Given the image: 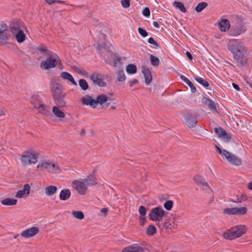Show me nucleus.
<instances>
[{"label":"nucleus","mask_w":252,"mask_h":252,"mask_svg":"<svg viewBox=\"0 0 252 252\" xmlns=\"http://www.w3.org/2000/svg\"><path fill=\"white\" fill-rule=\"evenodd\" d=\"M142 71L144 76L145 83L148 85H149L152 80V76L150 70L146 66H143Z\"/></svg>","instance_id":"a211bd4d"},{"label":"nucleus","mask_w":252,"mask_h":252,"mask_svg":"<svg viewBox=\"0 0 252 252\" xmlns=\"http://www.w3.org/2000/svg\"><path fill=\"white\" fill-rule=\"evenodd\" d=\"M247 208L245 207H235V215L241 216L247 214Z\"/></svg>","instance_id":"7c9ffc66"},{"label":"nucleus","mask_w":252,"mask_h":252,"mask_svg":"<svg viewBox=\"0 0 252 252\" xmlns=\"http://www.w3.org/2000/svg\"><path fill=\"white\" fill-rule=\"evenodd\" d=\"M45 1L49 4H52L55 2L56 0H45Z\"/></svg>","instance_id":"69168bd1"},{"label":"nucleus","mask_w":252,"mask_h":252,"mask_svg":"<svg viewBox=\"0 0 252 252\" xmlns=\"http://www.w3.org/2000/svg\"><path fill=\"white\" fill-rule=\"evenodd\" d=\"M145 222H146L145 217H143V218L140 217V221H139L140 224L141 225H143L145 224Z\"/></svg>","instance_id":"bf43d9fd"},{"label":"nucleus","mask_w":252,"mask_h":252,"mask_svg":"<svg viewBox=\"0 0 252 252\" xmlns=\"http://www.w3.org/2000/svg\"><path fill=\"white\" fill-rule=\"evenodd\" d=\"M60 63V59L57 54L52 52H48V57L46 60L40 63V67L43 70H48L54 68Z\"/></svg>","instance_id":"20e7f679"},{"label":"nucleus","mask_w":252,"mask_h":252,"mask_svg":"<svg viewBox=\"0 0 252 252\" xmlns=\"http://www.w3.org/2000/svg\"><path fill=\"white\" fill-rule=\"evenodd\" d=\"M90 79L94 84L99 86L103 87L105 86V83L102 80L100 74L94 73L91 76Z\"/></svg>","instance_id":"6ab92c4d"},{"label":"nucleus","mask_w":252,"mask_h":252,"mask_svg":"<svg viewBox=\"0 0 252 252\" xmlns=\"http://www.w3.org/2000/svg\"><path fill=\"white\" fill-rule=\"evenodd\" d=\"M216 148L217 152L222 156L223 158L226 159L229 163L235 165L241 164L242 161L241 159L236 155L225 150H221L217 146H216Z\"/></svg>","instance_id":"6e6552de"},{"label":"nucleus","mask_w":252,"mask_h":252,"mask_svg":"<svg viewBox=\"0 0 252 252\" xmlns=\"http://www.w3.org/2000/svg\"><path fill=\"white\" fill-rule=\"evenodd\" d=\"M39 154L36 152L25 151L22 156L21 161L23 166H28L35 164L38 161Z\"/></svg>","instance_id":"0eeeda50"},{"label":"nucleus","mask_w":252,"mask_h":252,"mask_svg":"<svg viewBox=\"0 0 252 252\" xmlns=\"http://www.w3.org/2000/svg\"><path fill=\"white\" fill-rule=\"evenodd\" d=\"M31 102L38 113L47 116L50 114V107L44 105L39 94H33L31 99Z\"/></svg>","instance_id":"7ed1b4c3"},{"label":"nucleus","mask_w":252,"mask_h":252,"mask_svg":"<svg viewBox=\"0 0 252 252\" xmlns=\"http://www.w3.org/2000/svg\"><path fill=\"white\" fill-rule=\"evenodd\" d=\"M220 29L222 32H225L230 28L229 22L227 19H222L219 23Z\"/></svg>","instance_id":"b1692460"},{"label":"nucleus","mask_w":252,"mask_h":252,"mask_svg":"<svg viewBox=\"0 0 252 252\" xmlns=\"http://www.w3.org/2000/svg\"><path fill=\"white\" fill-rule=\"evenodd\" d=\"M248 187L249 189L252 190V181L249 183Z\"/></svg>","instance_id":"774afa93"},{"label":"nucleus","mask_w":252,"mask_h":252,"mask_svg":"<svg viewBox=\"0 0 252 252\" xmlns=\"http://www.w3.org/2000/svg\"><path fill=\"white\" fill-rule=\"evenodd\" d=\"M30 186L29 184H25L23 189L19 190L17 192L15 197L21 198L28 196L30 192Z\"/></svg>","instance_id":"2eb2a0df"},{"label":"nucleus","mask_w":252,"mask_h":252,"mask_svg":"<svg viewBox=\"0 0 252 252\" xmlns=\"http://www.w3.org/2000/svg\"><path fill=\"white\" fill-rule=\"evenodd\" d=\"M138 32L139 34L143 37H145L148 35V33L144 29L142 28H138Z\"/></svg>","instance_id":"de8ad7c7"},{"label":"nucleus","mask_w":252,"mask_h":252,"mask_svg":"<svg viewBox=\"0 0 252 252\" xmlns=\"http://www.w3.org/2000/svg\"><path fill=\"white\" fill-rule=\"evenodd\" d=\"M202 102L207 105L212 112L214 113L218 112L217 105L212 100L207 97H203L202 98Z\"/></svg>","instance_id":"dca6fc26"},{"label":"nucleus","mask_w":252,"mask_h":252,"mask_svg":"<svg viewBox=\"0 0 252 252\" xmlns=\"http://www.w3.org/2000/svg\"><path fill=\"white\" fill-rule=\"evenodd\" d=\"M60 76L63 79L71 82L72 84L75 86H77V83L74 80L73 76L67 72H62L60 74Z\"/></svg>","instance_id":"393cba45"},{"label":"nucleus","mask_w":252,"mask_h":252,"mask_svg":"<svg viewBox=\"0 0 252 252\" xmlns=\"http://www.w3.org/2000/svg\"><path fill=\"white\" fill-rule=\"evenodd\" d=\"M17 202V200L15 199L7 198L4 199H3L1 203L3 205L6 206H12L16 205Z\"/></svg>","instance_id":"c85d7f7f"},{"label":"nucleus","mask_w":252,"mask_h":252,"mask_svg":"<svg viewBox=\"0 0 252 252\" xmlns=\"http://www.w3.org/2000/svg\"><path fill=\"white\" fill-rule=\"evenodd\" d=\"M39 232V229L38 227H32L23 231L21 235L25 238H29L34 236Z\"/></svg>","instance_id":"4468645a"},{"label":"nucleus","mask_w":252,"mask_h":252,"mask_svg":"<svg viewBox=\"0 0 252 252\" xmlns=\"http://www.w3.org/2000/svg\"><path fill=\"white\" fill-rule=\"evenodd\" d=\"M186 124L190 127H194L197 123L196 118L191 114H189L186 117Z\"/></svg>","instance_id":"4be33fe9"},{"label":"nucleus","mask_w":252,"mask_h":252,"mask_svg":"<svg viewBox=\"0 0 252 252\" xmlns=\"http://www.w3.org/2000/svg\"><path fill=\"white\" fill-rule=\"evenodd\" d=\"M246 232V227L243 225H238L232 227L223 233L224 238L228 240H233L241 236Z\"/></svg>","instance_id":"423d86ee"},{"label":"nucleus","mask_w":252,"mask_h":252,"mask_svg":"<svg viewBox=\"0 0 252 252\" xmlns=\"http://www.w3.org/2000/svg\"><path fill=\"white\" fill-rule=\"evenodd\" d=\"M194 182L199 186L201 187L206 182L203 178L199 175H196L194 177Z\"/></svg>","instance_id":"72a5a7b5"},{"label":"nucleus","mask_w":252,"mask_h":252,"mask_svg":"<svg viewBox=\"0 0 252 252\" xmlns=\"http://www.w3.org/2000/svg\"><path fill=\"white\" fill-rule=\"evenodd\" d=\"M126 71L128 74H134L137 71V67L136 65L133 64H129L126 66Z\"/></svg>","instance_id":"2f4dec72"},{"label":"nucleus","mask_w":252,"mask_h":252,"mask_svg":"<svg viewBox=\"0 0 252 252\" xmlns=\"http://www.w3.org/2000/svg\"><path fill=\"white\" fill-rule=\"evenodd\" d=\"M57 191V188L54 186H49L45 188V192L48 196H51Z\"/></svg>","instance_id":"cd10ccee"},{"label":"nucleus","mask_w":252,"mask_h":252,"mask_svg":"<svg viewBox=\"0 0 252 252\" xmlns=\"http://www.w3.org/2000/svg\"><path fill=\"white\" fill-rule=\"evenodd\" d=\"M36 169L40 171H47L52 173H58L60 171V167L57 163L50 160H42L39 162Z\"/></svg>","instance_id":"39448f33"},{"label":"nucleus","mask_w":252,"mask_h":252,"mask_svg":"<svg viewBox=\"0 0 252 252\" xmlns=\"http://www.w3.org/2000/svg\"><path fill=\"white\" fill-rule=\"evenodd\" d=\"M142 14L145 17H148L150 15V11L149 8L146 7L142 11Z\"/></svg>","instance_id":"3c124183"},{"label":"nucleus","mask_w":252,"mask_h":252,"mask_svg":"<svg viewBox=\"0 0 252 252\" xmlns=\"http://www.w3.org/2000/svg\"><path fill=\"white\" fill-rule=\"evenodd\" d=\"M121 3L124 8H127L130 6V0H121Z\"/></svg>","instance_id":"09e8293b"},{"label":"nucleus","mask_w":252,"mask_h":252,"mask_svg":"<svg viewBox=\"0 0 252 252\" xmlns=\"http://www.w3.org/2000/svg\"><path fill=\"white\" fill-rule=\"evenodd\" d=\"M173 206V201L170 200L166 201L163 204L164 208L168 211L171 210Z\"/></svg>","instance_id":"ea45409f"},{"label":"nucleus","mask_w":252,"mask_h":252,"mask_svg":"<svg viewBox=\"0 0 252 252\" xmlns=\"http://www.w3.org/2000/svg\"><path fill=\"white\" fill-rule=\"evenodd\" d=\"M173 5L175 8L179 9L182 12L185 13L186 12V9L181 2L175 1L173 3Z\"/></svg>","instance_id":"473e14b6"},{"label":"nucleus","mask_w":252,"mask_h":252,"mask_svg":"<svg viewBox=\"0 0 252 252\" xmlns=\"http://www.w3.org/2000/svg\"><path fill=\"white\" fill-rule=\"evenodd\" d=\"M138 211L141 218L145 217L147 212L146 208L144 206H140L139 208Z\"/></svg>","instance_id":"a18cd8bd"},{"label":"nucleus","mask_w":252,"mask_h":252,"mask_svg":"<svg viewBox=\"0 0 252 252\" xmlns=\"http://www.w3.org/2000/svg\"><path fill=\"white\" fill-rule=\"evenodd\" d=\"M227 48L235 59H239L245 50L244 43L239 39H231L227 43Z\"/></svg>","instance_id":"f03ea898"},{"label":"nucleus","mask_w":252,"mask_h":252,"mask_svg":"<svg viewBox=\"0 0 252 252\" xmlns=\"http://www.w3.org/2000/svg\"><path fill=\"white\" fill-rule=\"evenodd\" d=\"M194 78L198 83L203 86L205 88L207 89H208L209 84L205 79L199 76H194Z\"/></svg>","instance_id":"c756f323"},{"label":"nucleus","mask_w":252,"mask_h":252,"mask_svg":"<svg viewBox=\"0 0 252 252\" xmlns=\"http://www.w3.org/2000/svg\"><path fill=\"white\" fill-rule=\"evenodd\" d=\"M71 195V192L68 189H62L60 194V198L62 200H66Z\"/></svg>","instance_id":"a878e982"},{"label":"nucleus","mask_w":252,"mask_h":252,"mask_svg":"<svg viewBox=\"0 0 252 252\" xmlns=\"http://www.w3.org/2000/svg\"><path fill=\"white\" fill-rule=\"evenodd\" d=\"M61 107L63 106L60 105H59V106H53L52 111L56 117L60 118H63L65 117V115Z\"/></svg>","instance_id":"412c9836"},{"label":"nucleus","mask_w":252,"mask_h":252,"mask_svg":"<svg viewBox=\"0 0 252 252\" xmlns=\"http://www.w3.org/2000/svg\"><path fill=\"white\" fill-rule=\"evenodd\" d=\"M148 42L149 43L153 44L157 47L159 46V44L154 40L153 37H150L148 40Z\"/></svg>","instance_id":"603ef678"},{"label":"nucleus","mask_w":252,"mask_h":252,"mask_svg":"<svg viewBox=\"0 0 252 252\" xmlns=\"http://www.w3.org/2000/svg\"><path fill=\"white\" fill-rule=\"evenodd\" d=\"M186 84L189 87L192 93H195L196 92V88L194 86L191 81L189 80Z\"/></svg>","instance_id":"8fccbe9b"},{"label":"nucleus","mask_w":252,"mask_h":252,"mask_svg":"<svg viewBox=\"0 0 252 252\" xmlns=\"http://www.w3.org/2000/svg\"><path fill=\"white\" fill-rule=\"evenodd\" d=\"M246 31V28L244 26H241L235 30V33H233L234 36L238 35L245 32Z\"/></svg>","instance_id":"79ce46f5"},{"label":"nucleus","mask_w":252,"mask_h":252,"mask_svg":"<svg viewBox=\"0 0 252 252\" xmlns=\"http://www.w3.org/2000/svg\"><path fill=\"white\" fill-rule=\"evenodd\" d=\"M81 102L83 105H89L91 107L94 108L96 107V101L95 99H93L89 95H86L81 99Z\"/></svg>","instance_id":"f3484780"},{"label":"nucleus","mask_w":252,"mask_h":252,"mask_svg":"<svg viewBox=\"0 0 252 252\" xmlns=\"http://www.w3.org/2000/svg\"><path fill=\"white\" fill-rule=\"evenodd\" d=\"M153 25L156 28H159V25L157 22H156V21L153 22Z\"/></svg>","instance_id":"338daca9"},{"label":"nucleus","mask_w":252,"mask_h":252,"mask_svg":"<svg viewBox=\"0 0 252 252\" xmlns=\"http://www.w3.org/2000/svg\"><path fill=\"white\" fill-rule=\"evenodd\" d=\"M165 214V211L163 209L161 206H158L155 208H152L149 214V218L151 220L154 221H158L157 225L160 227V221Z\"/></svg>","instance_id":"1a4fd4ad"},{"label":"nucleus","mask_w":252,"mask_h":252,"mask_svg":"<svg viewBox=\"0 0 252 252\" xmlns=\"http://www.w3.org/2000/svg\"><path fill=\"white\" fill-rule=\"evenodd\" d=\"M8 27L6 24L0 23V44L5 45L8 43L9 34L7 32Z\"/></svg>","instance_id":"9d476101"},{"label":"nucleus","mask_w":252,"mask_h":252,"mask_svg":"<svg viewBox=\"0 0 252 252\" xmlns=\"http://www.w3.org/2000/svg\"><path fill=\"white\" fill-rule=\"evenodd\" d=\"M108 210L107 208H103L101 209V212L104 214H106L108 212Z\"/></svg>","instance_id":"0e129e2a"},{"label":"nucleus","mask_w":252,"mask_h":252,"mask_svg":"<svg viewBox=\"0 0 252 252\" xmlns=\"http://www.w3.org/2000/svg\"><path fill=\"white\" fill-rule=\"evenodd\" d=\"M117 79L120 82H122L125 80L126 76L123 70H121L118 72Z\"/></svg>","instance_id":"c03bdc74"},{"label":"nucleus","mask_w":252,"mask_h":252,"mask_svg":"<svg viewBox=\"0 0 252 252\" xmlns=\"http://www.w3.org/2000/svg\"><path fill=\"white\" fill-rule=\"evenodd\" d=\"M109 97L104 94L98 95L95 100L96 101V106L98 104L102 105L107 102V100H110Z\"/></svg>","instance_id":"bb28decb"},{"label":"nucleus","mask_w":252,"mask_h":252,"mask_svg":"<svg viewBox=\"0 0 252 252\" xmlns=\"http://www.w3.org/2000/svg\"><path fill=\"white\" fill-rule=\"evenodd\" d=\"M186 55L190 61H192V57L191 54L189 52H186Z\"/></svg>","instance_id":"e2e57ef3"},{"label":"nucleus","mask_w":252,"mask_h":252,"mask_svg":"<svg viewBox=\"0 0 252 252\" xmlns=\"http://www.w3.org/2000/svg\"><path fill=\"white\" fill-rule=\"evenodd\" d=\"M157 229L156 227L153 225H150L147 229V233L149 236L153 235L156 233Z\"/></svg>","instance_id":"58836bf2"},{"label":"nucleus","mask_w":252,"mask_h":252,"mask_svg":"<svg viewBox=\"0 0 252 252\" xmlns=\"http://www.w3.org/2000/svg\"><path fill=\"white\" fill-rule=\"evenodd\" d=\"M178 220H179V217L175 215L172 218L171 222L170 223H172V226L174 227L175 225H177V223L180 222Z\"/></svg>","instance_id":"49530a36"},{"label":"nucleus","mask_w":252,"mask_h":252,"mask_svg":"<svg viewBox=\"0 0 252 252\" xmlns=\"http://www.w3.org/2000/svg\"><path fill=\"white\" fill-rule=\"evenodd\" d=\"M50 87L53 97L56 104L65 106L66 102L64 98L66 93L63 91V87L58 77H54L51 78Z\"/></svg>","instance_id":"f257e3e1"},{"label":"nucleus","mask_w":252,"mask_h":252,"mask_svg":"<svg viewBox=\"0 0 252 252\" xmlns=\"http://www.w3.org/2000/svg\"><path fill=\"white\" fill-rule=\"evenodd\" d=\"M172 227H174V226H172V223H168V222H165L162 225L161 229H162L163 228L171 229Z\"/></svg>","instance_id":"5fc2aeb1"},{"label":"nucleus","mask_w":252,"mask_h":252,"mask_svg":"<svg viewBox=\"0 0 252 252\" xmlns=\"http://www.w3.org/2000/svg\"><path fill=\"white\" fill-rule=\"evenodd\" d=\"M79 84L81 89L83 90H86L88 89V84L85 79H80L79 81Z\"/></svg>","instance_id":"a19ab883"},{"label":"nucleus","mask_w":252,"mask_h":252,"mask_svg":"<svg viewBox=\"0 0 252 252\" xmlns=\"http://www.w3.org/2000/svg\"><path fill=\"white\" fill-rule=\"evenodd\" d=\"M84 180L87 181L88 186L94 185L96 184L95 177L93 174H90L87 179Z\"/></svg>","instance_id":"f704fd0d"},{"label":"nucleus","mask_w":252,"mask_h":252,"mask_svg":"<svg viewBox=\"0 0 252 252\" xmlns=\"http://www.w3.org/2000/svg\"><path fill=\"white\" fill-rule=\"evenodd\" d=\"M138 83V80L137 79H133L129 82L130 87H132L135 84Z\"/></svg>","instance_id":"13d9d810"},{"label":"nucleus","mask_w":252,"mask_h":252,"mask_svg":"<svg viewBox=\"0 0 252 252\" xmlns=\"http://www.w3.org/2000/svg\"><path fill=\"white\" fill-rule=\"evenodd\" d=\"M9 28L12 34L25 29L23 22L17 19H13L10 21Z\"/></svg>","instance_id":"f8f14e48"},{"label":"nucleus","mask_w":252,"mask_h":252,"mask_svg":"<svg viewBox=\"0 0 252 252\" xmlns=\"http://www.w3.org/2000/svg\"><path fill=\"white\" fill-rule=\"evenodd\" d=\"M86 182L84 179L74 181L72 183L73 187L80 194H84L88 186Z\"/></svg>","instance_id":"9b49d317"},{"label":"nucleus","mask_w":252,"mask_h":252,"mask_svg":"<svg viewBox=\"0 0 252 252\" xmlns=\"http://www.w3.org/2000/svg\"><path fill=\"white\" fill-rule=\"evenodd\" d=\"M142 248L137 244H134L123 249V252H140Z\"/></svg>","instance_id":"aec40b11"},{"label":"nucleus","mask_w":252,"mask_h":252,"mask_svg":"<svg viewBox=\"0 0 252 252\" xmlns=\"http://www.w3.org/2000/svg\"><path fill=\"white\" fill-rule=\"evenodd\" d=\"M247 199V197L245 194H242L241 196V199L238 201V202H241L243 201H246Z\"/></svg>","instance_id":"4d7b16f0"},{"label":"nucleus","mask_w":252,"mask_h":252,"mask_svg":"<svg viewBox=\"0 0 252 252\" xmlns=\"http://www.w3.org/2000/svg\"><path fill=\"white\" fill-rule=\"evenodd\" d=\"M232 86L237 91H240V89L238 85H237L236 84L234 83H232Z\"/></svg>","instance_id":"680f3d73"},{"label":"nucleus","mask_w":252,"mask_h":252,"mask_svg":"<svg viewBox=\"0 0 252 252\" xmlns=\"http://www.w3.org/2000/svg\"><path fill=\"white\" fill-rule=\"evenodd\" d=\"M37 49L38 51H39V52H40L42 53H45L46 52H47V53L48 52H47V50L46 47L43 45L38 46L37 48Z\"/></svg>","instance_id":"864d4df0"},{"label":"nucleus","mask_w":252,"mask_h":252,"mask_svg":"<svg viewBox=\"0 0 252 252\" xmlns=\"http://www.w3.org/2000/svg\"><path fill=\"white\" fill-rule=\"evenodd\" d=\"M24 29H22L12 34L15 36L18 43H22L25 40L26 35L24 32Z\"/></svg>","instance_id":"5701e85b"},{"label":"nucleus","mask_w":252,"mask_h":252,"mask_svg":"<svg viewBox=\"0 0 252 252\" xmlns=\"http://www.w3.org/2000/svg\"><path fill=\"white\" fill-rule=\"evenodd\" d=\"M207 5L208 4L206 2H201L197 4L195 7V10L197 12H200L204 9H205L207 6Z\"/></svg>","instance_id":"e433bc0d"},{"label":"nucleus","mask_w":252,"mask_h":252,"mask_svg":"<svg viewBox=\"0 0 252 252\" xmlns=\"http://www.w3.org/2000/svg\"><path fill=\"white\" fill-rule=\"evenodd\" d=\"M72 215L74 218L78 220H82L84 218L83 213L79 211H72Z\"/></svg>","instance_id":"c9c22d12"},{"label":"nucleus","mask_w":252,"mask_h":252,"mask_svg":"<svg viewBox=\"0 0 252 252\" xmlns=\"http://www.w3.org/2000/svg\"><path fill=\"white\" fill-rule=\"evenodd\" d=\"M201 187L202 188V189L204 190L205 191L210 190V188L206 182L203 184Z\"/></svg>","instance_id":"6e6d98bb"},{"label":"nucleus","mask_w":252,"mask_h":252,"mask_svg":"<svg viewBox=\"0 0 252 252\" xmlns=\"http://www.w3.org/2000/svg\"><path fill=\"white\" fill-rule=\"evenodd\" d=\"M235 207L225 208L223 210V213L226 215H235Z\"/></svg>","instance_id":"37998d69"},{"label":"nucleus","mask_w":252,"mask_h":252,"mask_svg":"<svg viewBox=\"0 0 252 252\" xmlns=\"http://www.w3.org/2000/svg\"><path fill=\"white\" fill-rule=\"evenodd\" d=\"M180 78L185 83H187L189 81V80L187 77L183 75L180 76Z\"/></svg>","instance_id":"052dcab7"},{"label":"nucleus","mask_w":252,"mask_h":252,"mask_svg":"<svg viewBox=\"0 0 252 252\" xmlns=\"http://www.w3.org/2000/svg\"><path fill=\"white\" fill-rule=\"evenodd\" d=\"M214 131L224 142L227 143L230 141L231 138V135L227 133L222 128L220 127H215Z\"/></svg>","instance_id":"ddd939ff"},{"label":"nucleus","mask_w":252,"mask_h":252,"mask_svg":"<svg viewBox=\"0 0 252 252\" xmlns=\"http://www.w3.org/2000/svg\"><path fill=\"white\" fill-rule=\"evenodd\" d=\"M150 61L152 65L158 66L159 64V60L158 58L153 55L150 56Z\"/></svg>","instance_id":"4c0bfd02"}]
</instances>
